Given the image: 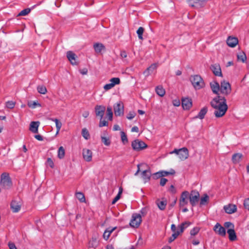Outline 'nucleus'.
I'll use <instances>...</instances> for the list:
<instances>
[{
  "label": "nucleus",
  "instance_id": "f257e3e1",
  "mask_svg": "<svg viewBox=\"0 0 249 249\" xmlns=\"http://www.w3.org/2000/svg\"><path fill=\"white\" fill-rule=\"evenodd\" d=\"M211 105L215 109L214 114L217 118L223 116L228 108L225 98L219 95L213 99Z\"/></svg>",
  "mask_w": 249,
  "mask_h": 249
},
{
  "label": "nucleus",
  "instance_id": "f03ea898",
  "mask_svg": "<svg viewBox=\"0 0 249 249\" xmlns=\"http://www.w3.org/2000/svg\"><path fill=\"white\" fill-rule=\"evenodd\" d=\"M190 81L196 90L200 89L205 87V83L203 78L199 75H192L190 77Z\"/></svg>",
  "mask_w": 249,
  "mask_h": 249
},
{
  "label": "nucleus",
  "instance_id": "7ed1b4c3",
  "mask_svg": "<svg viewBox=\"0 0 249 249\" xmlns=\"http://www.w3.org/2000/svg\"><path fill=\"white\" fill-rule=\"evenodd\" d=\"M175 153L178 155L180 160H184L189 157V151L186 147H183L178 149H175L170 154Z\"/></svg>",
  "mask_w": 249,
  "mask_h": 249
},
{
  "label": "nucleus",
  "instance_id": "20e7f679",
  "mask_svg": "<svg viewBox=\"0 0 249 249\" xmlns=\"http://www.w3.org/2000/svg\"><path fill=\"white\" fill-rule=\"evenodd\" d=\"M0 185L5 189H9L12 186V183L8 174L6 173L2 174Z\"/></svg>",
  "mask_w": 249,
  "mask_h": 249
},
{
  "label": "nucleus",
  "instance_id": "39448f33",
  "mask_svg": "<svg viewBox=\"0 0 249 249\" xmlns=\"http://www.w3.org/2000/svg\"><path fill=\"white\" fill-rule=\"evenodd\" d=\"M200 198V194L196 190H192L189 193V200L191 205L194 207L196 205Z\"/></svg>",
  "mask_w": 249,
  "mask_h": 249
},
{
  "label": "nucleus",
  "instance_id": "423d86ee",
  "mask_svg": "<svg viewBox=\"0 0 249 249\" xmlns=\"http://www.w3.org/2000/svg\"><path fill=\"white\" fill-rule=\"evenodd\" d=\"M142 221L141 215L139 213H135L132 215V218L129 224L131 227L137 228L140 226Z\"/></svg>",
  "mask_w": 249,
  "mask_h": 249
},
{
  "label": "nucleus",
  "instance_id": "0eeeda50",
  "mask_svg": "<svg viewBox=\"0 0 249 249\" xmlns=\"http://www.w3.org/2000/svg\"><path fill=\"white\" fill-rule=\"evenodd\" d=\"M219 91L225 95H229L231 92V85L228 82L222 81L220 83Z\"/></svg>",
  "mask_w": 249,
  "mask_h": 249
},
{
  "label": "nucleus",
  "instance_id": "6e6552de",
  "mask_svg": "<svg viewBox=\"0 0 249 249\" xmlns=\"http://www.w3.org/2000/svg\"><path fill=\"white\" fill-rule=\"evenodd\" d=\"M131 146L136 151H140L147 147V145L143 142L139 140H135L132 142Z\"/></svg>",
  "mask_w": 249,
  "mask_h": 249
},
{
  "label": "nucleus",
  "instance_id": "1a4fd4ad",
  "mask_svg": "<svg viewBox=\"0 0 249 249\" xmlns=\"http://www.w3.org/2000/svg\"><path fill=\"white\" fill-rule=\"evenodd\" d=\"M158 65V63L152 64L143 71V74L145 77H148V76L156 72Z\"/></svg>",
  "mask_w": 249,
  "mask_h": 249
},
{
  "label": "nucleus",
  "instance_id": "9d476101",
  "mask_svg": "<svg viewBox=\"0 0 249 249\" xmlns=\"http://www.w3.org/2000/svg\"><path fill=\"white\" fill-rule=\"evenodd\" d=\"M206 2L207 0H188L189 5L196 8L203 7Z\"/></svg>",
  "mask_w": 249,
  "mask_h": 249
},
{
  "label": "nucleus",
  "instance_id": "9b49d317",
  "mask_svg": "<svg viewBox=\"0 0 249 249\" xmlns=\"http://www.w3.org/2000/svg\"><path fill=\"white\" fill-rule=\"evenodd\" d=\"M213 230L218 235L225 236L226 234V230L219 223H217L213 227Z\"/></svg>",
  "mask_w": 249,
  "mask_h": 249
},
{
  "label": "nucleus",
  "instance_id": "f8f14e48",
  "mask_svg": "<svg viewBox=\"0 0 249 249\" xmlns=\"http://www.w3.org/2000/svg\"><path fill=\"white\" fill-rule=\"evenodd\" d=\"M189 200V192L188 191L183 192L180 196L179 199L180 207H183L187 205Z\"/></svg>",
  "mask_w": 249,
  "mask_h": 249
},
{
  "label": "nucleus",
  "instance_id": "ddd939ff",
  "mask_svg": "<svg viewBox=\"0 0 249 249\" xmlns=\"http://www.w3.org/2000/svg\"><path fill=\"white\" fill-rule=\"evenodd\" d=\"M114 111L116 116H121L123 114L124 106L121 102L117 103L114 106Z\"/></svg>",
  "mask_w": 249,
  "mask_h": 249
},
{
  "label": "nucleus",
  "instance_id": "4468645a",
  "mask_svg": "<svg viewBox=\"0 0 249 249\" xmlns=\"http://www.w3.org/2000/svg\"><path fill=\"white\" fill-rule=\"evenodd\" d=\"M210 69L215 76H222V73L219 64H214L212 65Z\"/></svg>",
  "mask_w": 249,
  "mask_h": 249
},
{
  "label": "nucleus",
  "instance_id": "2eb2a0df",
  "mask_svg": "<svg viewBox=\"0 0 249 249\" xmlns=\"http://www.w3.org/2000/svg\"><path fill=\"white\" fill-rule=\"evenodd\" d=\"M83 157L84 159L88 162H89L92 160V152L88 149L84 148L83 149Z\"/></svg>",
  "mask_w": 249,
  "mask_h": 249
},
{
  "label": "nucleus",
  "instance_id": "dca6fc26",
  "mask_svg": "<svg viewBox=\"0 0 249 249\" xmlns=\"http://www.w3.org/2000/svg\"><path fill=\"white\" fill-rule=\"evenodd\" d=\"M142 178L143 180V181L144 183L148 182L151 178V173L150 169H148L142 171Z\"/></svg>",
  "mask_w": 249,
  "mask_h": 249
},
{
  "label": "nucleus",
  "instance_id": "f3484780",
  "mask_svg": "<svg viewBox=\"0 0 249 249\" xmlns=\"http://www.w3.org/2000/svg\"><path fill=\"white\" fill-rule=\"evenodd\" d=\"M67 57L72 65H77L76 61L77 56L73 52L68 51L67 53Z\"/></svg>",
  "mask_w": 249,
  "mask_h": 249
},
{
  "label": "nucleus",
  "instance_id": "a211bd4d",
  "mask_svg": "<svg viewBox=\"0 0 249 249\" xmlns=\"http://www.w3.org/2000/svg\"><path fill=\"white\" fill-rule=\"evenodd\" d=\"M105 110V107L103 106H96L95 107V111L96 116H99L100 117V119H102Z\"/></svg>",
  "mask_w": 249,
  "mask_h": 249
},
{
  "label": "nucleus",
  "instance_id": "6ab92c4d",
  "mask_svg": "<svg viewBox=\"0 0 249 249\" xmlns=\"http://www.w3.org/2000/svg\"><path fill=\"white\" fill-rule=\"evenodd\" d=\"M10 207L13 213H18L21 209V204L20 202L13 200L11 203Z\"/></svg>",
  "mask_w": 249,
  "mask_h": 249
},
{
  "label": "nucleus",
  "instance_id": "aec40b11",
  "mask_svg": "<svg viewBox=\"0 0 249 249\" xmlns=\"http://www.w3.org/2000/svg\"><path fill=\"white\" fill-rule=\"evenodd\" d=\"M192 106V100L188 98L182 99V106L184 109H189Z\"/></svg>",
  "mask_w": 249,
  "mask_h": 249
},
{
  "label": "nucleus",
  "instance_id": "412c9836",
  "mask_svg": "<svg viewBox=\"0 0 249 249\" xmlns=\"http://www.w3.org/2000/svg\"><path fill=\"white\" fill-rule=\"evenodd\" d=\"M224 209L226 213L231 214L236 211L237 207L235 205L230 204L224 206Z\"/></svg>",
  "mask_w": 249,
  "mask_h": 249
},
{
  "label": "nucleus",
  "instance_id": "4be33fe9",
  "mask_svg": "<svg viewBox=\"0 0 249 249\" xmlns=\"http://www.w3.org/2000/svg\"><path fill=\"white\" fill-rule=\"evenodd\" d=\"M227 45L229 47H235L238 43V40L237 37L229 36L227 40Z\"/></svg>",
  "mask_w": 249,
  "mask_h": 249
},
{
  "label": "nucleus",
  "instance_id": "5701e85b",
  "mask_svg": "<svg viewBox=\"0 0 249 249\" xmlns=\"http://www.w3.org/2000/svg\"><path fill=\"white\" fill-rule=\"evenodd\" d=\"M210 87L214 93L218 94V91L220 89V85L218 82L213 81L210 83Z\"/></svg>",
  "mask_w": 249,
  "mask_h": 249
},
{
  "label": "nucleus",
  "instance_id": "b1692460",
  "mask_svg": "<svg viewBox=\"0 0 249 249\" xmlns=\"http://www.w3.org/2000/svg\"><path fill=\"white\" fill-rule=\"evenodd\" d=\"M39 125V122H32L30 124L29 130L33 133H37Z\"/></svg>",
  "mask_w": 249,
  "mask_h": 249
},
{
  "label": "nucleus",
  "instance_id": "393cba45",
  "mask_svg": "<svg viewBox=\"0 0 249 249\" xmlns=\"http://www.w3.org/2000/svg\"><path fill=\"white\" fill-rule=\"evenodd\" d=\"M227 233L229 234V238L230 241H233L236 240L237 236L234 229H228Z\"/></svg>",
  "mask_w": 249,
  "mask_h": 249
},
{
  "label": "nucleus",
  "instance_id": "a878e982",
  "mask_svg": "<svg viewBox=\"0 0 249 249\" xmlns=\"http://www.w3.org/2000/svg\"><path fill=\"white\" fill-rule=\"evenodd\" d=\"M208 111V108L206 107H203L201 109L200 111L199 112L198 114L195 117V118H199L200 119H203L206 114L207 113Z\"/></svg>",
  "mask_w": 249,
  "mask_h": 249
},
{
  "label": "nucleus",
  "instance_id": "bb28decb",
  "mask_svg": "<svg viewBox=\"0 0 249 249\" xmlns=\"http://www.w3.org/2000/svg\"><path fill=\"white\" fill-rule=\"evenodd\" d=\"M242 156L243 155L241 153H236L233 154L232 157V162L235 164L239 163L241 160Z\"/></svg>",
  "mask_w": 249,
  "mask_h": 249
},
{
  "label": "nucleus",
  "instance_id": "cd10ccee",
  "mask_svg": "<svg viewBox=\"0 0 249 249\" xmlns=\"http://www.w3.org/2000/svg\"><path fill=\"white\" fill-rule=\"evenodd\" d=\"M191 225V223L190 222H185L181 224L180 225L178 226V228L179 229V231H178L179 234L182 233L185 229L187 228Z\"/></svg>",
  "mask_w": 249,
  "mask_h": 249
},
{
  "label": "nucleus",
  "instance_id": "c85d7f7f",
  "mask_svg": "<svg viewBox=\"0 0 249 249\" xmlns=\"http://www.w3.org/2000/svg\"><path fill=\"white\" fill-rule=\"evenodd\" d=\"M238 60L241 61L242 62H245L247 59V57L245 53L244 52H240L237 54Z\"/></svg>",
  "mask_w": 249,
  "mask_h": 249
},
{
  "label": "nucleus",
  "instance_id": "c756f323",
  "mask_svg": "<svg viewBox=\"0 0 249 249\" xmlns=\"http://www.w3.org/2000/svg\"><path fill=\"white\" fill-rule=\"evenodd\" d=\"M156 91L157 94L162 97L164 95L165 91L164 89L161 86H158L156 88Z\"/></svg>",
  "mask_w": 249,
  "mask_h": 249
},
{
  "label": "nucleus",
  "instance_id": "7c9ffc66",
  "mask_svg": "<svg viewBox=\"0 0 249 249\" xmlns=\"http://www.w3.org/2000/svg\"><path fill=\"white\" fill-rule=\"evenodd\" d=\"M37 91L42 94H45L47 92V90L45 86L43 85H39L37 87Z\"/></svg>",
  "mask_w": 249,
  "mask_h": 249
},
{
  "label": "nucleus",
  "instance_id": "2f4dec72",
  "mask_svg": "<svg viewBox=\"0 0 249 249\" xmlns=\"http://www.w3.org/2000/svg\"><path fill=\"white\" fill-rule=\"evenodd\" d=\"M209 199V197L207 194H205L203 196L200 198V205L203 206L206 205Z\"/></svg>",
  "mask_w": 249,
  "mask_h": 249
},
{
  "label": "nucleus",
  "instance_id": "473e14b6",
  "mask_svg": "<svg viewBox=\"0 0 249 249\" xmlns=\"http://www.w3.org/2000/svg\"><path fill=\"white\" fill-rule=\"evenodd\" d=\"M175 174V171L174 169H171L169 171H160V176L162 177L167 176L168 175H173Z\"/></svg>",
  "mask_w": 249,
  "mask_h": 249
},
{
  "label": "nucleus",
  "instance_id": "72a5a7b5",
  "mask_svg": "<svg viewBox=\"0 0 249 249\" xmlns=\"http://www.w3.org/2000/svg\"><path fill=\"white\" fill-rule=\"evenodd\" d=\"M77 198V199L81 202H84L86 201V199L85 197V196L83 194V193L81 192H76L75 194Z\"/></svg>",
  "mask_w": 249,
  "mask_h": 249
},
{
  "label": "nucleus",
  "instance_id": "f704fd0d",
  "mask_svg": "<svg viewBox=\"0 0 249 249\" xmlns=\"http://www.w3.org/2000/svg\"><path fill=\"white\" fill-rule=\"evenodd\" d=\"M144 29L142 27H140L137 31V34L140 40H143L142 35L144 33Z\"/></svg>",
  "mask_w": 249,
  "mask_h": 249
},
{
  "label": "nucleus",
  "instance_id": "c9c22d12",
  "mask_svg": "<svg viewBox=\"0 0 249 249\" xmlns=\"http://www.w3.org/2000/svg\"><path fill=\"white\" fill-rule=\"evenodd\" d=\"M65 149L63 146H60L58 150V157L60 159H62L65 156Z\"/></svg>",
  "mask_w": 249,
  "mask_h": 249
},
{
  "label": "nucleus",
  "instance_id": "e433bc0d",
  "mask_svg": "<svg viewBox=\"0 0 249 249\" xmlns=\"http://www.w3.org/2000/svg\"><path fill=\"white\" fill-rule=\"evenodd\" d=\"M31 9L29 8L23 9L18 13L17 16H25L28 15L31 12Z\"/></svg>",
  "mask_w": 249,
  "mask_h": 249
},
{
  "label": "nucleus",
  "instance_id": "4c0bfd02",
  "mask_svg": "<svg viewBox=\"0 0 249 249\" xmlns=\"http://www.w3.org/2000/svg\"><path fill=\"white\" fill-rule=\"evenodd\" d=\"M28 106L32 108H35L37 106L41 107V105L37 101H34L28 102Z\"/></svg>",
  "mask_w": 249,
  "mask_h": 249
},
{
  "label": "nucleus",
  "instance_id": "58836bf2",
  "mask_svg": "<svg viewBox=\"0 0 249 249\" xmlns=\"http://www.w3.org/2000/svg\"><path fill=\"white\" fill-rule=\"evenodd\" d=\"M82 135L86 140H88L90 138L89 132L86 128L82 129Z\"/></svg>",
  "mask_w": 249,
  "mask_h": 249
},
{
  "label": "nucleus",
  "instance_id": "ea45409f",
  "mask_svg": "<svg viewBox=\"0 0 249 249\" xmlns=\"http://www.w3.org/2000/svg\"><path fill=\"white\" fill-rule=\"evenodd\" d=\"M101 141L106 146H108L110 144L111 142L109 138L101 136Z\"/></svg>",
  "mask_w": 249,
  "mask_h": 249
},
{
  "label": "nucleus",
  "instance_id": "a19ab883",
  "mask_svg": "<svg viewBox=\"0 0 249 249\" xmlns=\"http://www.w3.org/2000/svg\"><path fill=\"white\" fill-rule=\"evenodd\" d=\"M107 115L109 120H112L113 117V112L111 107H108L107 109Z\"/></svg>",
  "mask_w": 249,
  "mask_h": 249
},
{
  "label": "nucleus",
  "instance_id": "79ce46f5",
  "mask_svg": "<svg viewBox=\"0 0 249 249\" xmlns=\"http://www.w3.org/2000/svg\"><path fill=\"white\" fill-rule=\"evenodd\" d=\"M51 120L55 122L56 129L60 130L62 125L61 122L57 119H51Z\"/></svg>",
  "mask_w": 249,
  "mask_h": 249
},
{
  "label": "nucleus",
  "instance_id": "37998d69",
  "mask_svg": "<svg viewBox=\"0 0 249 249\" xmlns=\"http://www.w3.org/2000/svg\"><path fill=\"white\" fill-rule=\"evenodd\" d=\"M110 83L114 87L116 85H118L120 83V80L119 78L114 77L110 79Z\"/></svg>",
  "mask_w": 249,
  "mask_h": 249
},
{
  "label": "nucleus",
  "instance_id": "c03bdc74",
  "mask_svg": "<svg viewBox=\"0 0 249 249\" xmlns=\"http://www.w3.org/2000/svg\"><path fill=\"white\" fill-rule=\"evenodd\" d=\"M15 102L12 101H9L6 102V107L9 109H13L15 106Z\"/></svg>",
  "mask_w": 249,
  "mask_h": 249
},
{
  "label": "nucleus",
  "instance_id": "a18cd8bd",
  "mask_svg": "<svg viewBox=\"0 0 249 249\" xmlns=\"http://www.w3.org/2000/svg\"><path fill=\"white\" fill-rule=\"evenodd\" d=\"M121 140L124 144H125L128 142V139L127 136L125 133L123 131L121 132Z\"/></svg>",
  "mask_w": 249,
  "mask_h": 249
},
{
  "label": "nucleus",
  "instance_id": "49530a36",
  "mask_svg": "<svg viewBox=\"0 0 249 249\" xmlns=\"http://www.w3.org/2000/svg\"><path fill=\"white\" fill-rule=\"evenodd\" d=\"M179 235L178 231H177L175 233H173L171 236L169 238L168 242L169 243L172 242L175 239H176L178 236Z\"/></svg>",
  "mask_w": 249,
  "mask_h": 249
},
{
  "label": "nucleus",
  "instance_id": "de8ad7c7",
  "mask_svg": "<svg viewBox=\"0 0 249 249\" xmlns=\"http://www.w3.org/2000/svg\"><path fill=\"white\" fill-rule=\"evenodd\" d=\"M166 205V203L163 201H161L158 203V206L161 210H164L165 209Z\"/></svg>",
  "mask_w": 249,
  "mask_h": 249
},
{
  "label": "nucleus",
  "instance_id": "09e8293b",
  "mask_svg": "<svg viewBox=\"0 0 249 249\" xmlns=\"http://www.w3.org/2000/svg\"><path fill=\"white\" fill-rule=\"evenodd\" d=\"M225 228H227L228 229H233L234 228V225L231 222H226L224 224Z\"/></svg>",
  "mask_w": 249,
  "mask_h": 249
},
{
  "label": "nucleus",
  "instance_id": "8fccbe9b",
  "mask_svg": "<svg viewBox=\"0 0 249 249\" xmlns=\"http://www.w3.org/2000/svg\"><path fill=\"white\" fill-rule=\"evenodd\" d=\"M199 228L198 227H195L192 229L190 231V234L192 236H195L197 234L199 231Z\"/></svg>",
  "mask_w": 249,
  "mask_h": 249
},
{
  "label": "nucleus",
  "instance_id": "3c124183",
  "mask_svg": "<svg viewBox=\"0 0 249 249\" xmlns=\"http://www.w3.org/2000/svg\"><path fill=\"white\" fill-rule=\"evenodd\" d=\"M136 113L134 111H130L127 114L126 118L128 120H131L135 117Z\"/></svg>",
  "mask_w": 249,
  "mask_h": 249
},
{
  "label": "nucleus",
  "instance_id": "603ef678",
  "mask_svg": "<svg viewBox=\"0 0 249 249\" xmlns=\"http://www.w3.org/2000/svg\"><path fill=\"white\" fill-rule=\"evenodd\" d=\"M161 177L162 176H160V171L153 174L152 175V178L154 179H157Z\"/></svg>",
  "mask_w": 249,
  "mask_h": 249
},
{
  "label": "nucleus",
  "instance_id": "864d4df0",
  "mask_svg": "<svg viewBox=\"0 0 249 249\" xmlns=\"http://www.w3.org/2000/svg\"><path fill=\"white\" fill-rule=\"evenodd\" d=\"M47 164L52 168H53L54 167V163H53V160L49 158L47 159Z\"/></svg>",
  "mask_w": 249,
  "mask_h": 249
},
{
  "label": "nucleus",
  "instance_id": "5fc2aeb1",
  "mask_svg": "<svg viewBox=\"0 0 249 249\" xmlns=\"http://www.w3.org/2000/svg\"><path fill=\"white\" fill-rule=\"evenodd\" d=\"M113 87H114V86L112 85V84H111L110 83L106 84L104 86V89L106 90H108L112 89Z\"/></svg>",
  "mask_w": 249,
  "mask_h": 249
},
{
  "label": "nucleus",
  "instance_id": "6e6d98bb",
  "mask_svg": "<svg viewBox=\"0 0 249 249\" xmlns=\"http://www.w3.org/2000/svg\"><path fill=\"white\" fill-rule=\"evenodd\" d=\"M244 206L245 209L249 210V198L244 200Z\"/></svg>",
  "mask_w": 249,
  "mask_h": 249
},
{
  "label": "nucleus",
  "instance_id": "4d7b16f0",
  "mask_svg": "<svg viewBox=\"0 0 249 249\" xmlns=\"http://www.w3.org/2000/svg\"><path fill=\"white\" fill-rule=\"evenodd\" d=\"M108 124V122L105 120H102V119H100V122L99 123V126L100 127H103L105 126H107Z\"/></svg>",
  "mask_w": 249,
  "mask_h": 249
},
{
  "label": "nucleus",
  "instance_id": "13d9d810",
  "mask_svg": "<svg viewBox=\"0 0 249 249\" xmlns=\"http://www.w3.org/2000/svg\"><path fill=\"white\" fill-rule=\"evenodd\" d=\"M167 181H168V180L166 178H161L160 180V185L161 186H164L165 185V184L166 183V182H167Z\"/></svg>",
  "mask_w": 249,
  "mask_h": 249
},
{
  "label": "nucleus",
  "instance_id": "bf43d9fd",
  "mask_svg": "<svg viewBox=\"0 0 249 249\" xmlns=\"http://www.w3.org/2000/svg\"><path fill=\"white\" fill-rule=\"evenodd\" d=\"M105 48H94L95 51L97 53H101L104 52Z\"/></svg>",
  "mask_w": 249,
  "mask_h": 249
},
{
  "label": "nucleus",
  "instance_id": "052dcab7",
  "mask_svg": "<svg viewBox=\"0 0 249 249\" xmlns=\"http://www.w3.org/2000/svg\"><path fill=\"white\" fill-rule=\"evenodd\" d=\"M8 247L10 249H17L15 244L11 242L8 243Z\"/></svg>",
  "mask_w": 249,
  "mask_h": 249
},
{
  "label": "nucleus",
  "instance_id": "680f3d73",
  "mask_svg": "<svg viewBox=\"0 0 249 249\" xmlns=\"http://www.w3.org/2000/svg\"><path fill=\"white\" fill-rule=\"evenodd\" d=\"M110 236L109 233H108V232L106 230L103 234V238L105 240H107L109 238Z\"/></svg>",
  "mask_w": 249,
  "mask_h": 249
},
{
  "label": "nucleus",
  "instance_id": "e2e57ef3",
  "mask_svg": "<svg viewBox=\"0 0 249 249\" xmlns=\"http://www.w3.org/2000/svg\"><path fill=\"white\" fill-rule=\"evenodd\" d=\"M116 229V227H115L114 228H111V227H109L108 228H107L106 231H107L108 232V233H109V234L110 235V234Z\"/></svg>",
  "mask_w": 249,
  "mask_h": 249
},
{
  "label": "nucleus",
  "instance_id": "0e129e2a",
  "mask_svg": "<svg viewBox=\"0 0 249 249\" xmlns=\"http://www.w3.org/2000/svg\"><path fill=\"white\" fill-rule=\"evenodd\" d=\"M173 104L175 107H178L180 104V102L178 100H175L173 101Z\"/></svg>",
  "mask_w": 249,
  "mask_h": 249
},
{
  "label": "nucleus",
  "instance_id": "69168bd1",
  "mask_svg": "<svg viewBox=\"0 0 249 249\" xmlns=\"http://www.w3.org/2000/svg\"><path fill=\"white\" fill-rule=\"evenodd\" d=\"M80 72L82 75H86L88 73V69L87 68H84L82 70H80Z\"/></svg>",
  "mask_w": 249,
  "mask_h": 249
},
{
  "label": "nucleus",
  "instance_id": "338daca9",
  "mask_svg": "<svg viewBox=\"0 0 249 249\" xmlns=\"http://www.w3.org/2000/svg\"><path fill=\"white\" fill-rule=\"evenodd\" d=\"M120 198V196L117 195L112 201V204H115Z\"/></svg>",
  "mask_w": 249,
  "mask_h": 249
},
{
  "label": "nucleus",
  "instance_id": "774afa93",
  "mask_svg": "<svg viewBox=\"0 0 249 249\" xmlns=\"http://www.w3.org/2000/svg\"><path fill=\"white\" fill-rule=\"evenodd\" d=\"M176 226L175 224L171 225V229L174 233H175L177 231L176 230Z\"/></svg>",
  "mask_w": 249,
  "mask_h": 249
}]
</instances>
